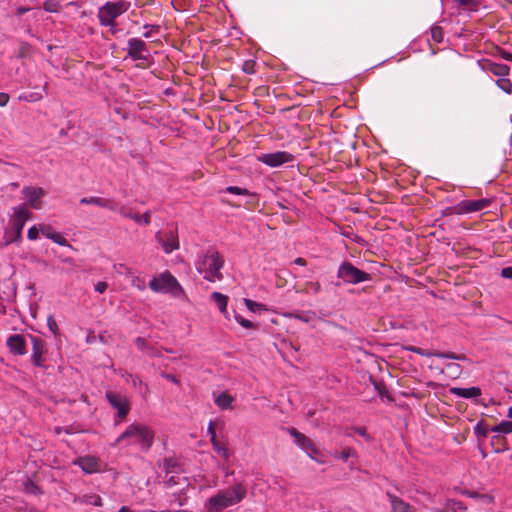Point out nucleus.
Returning <instances> with one entry per match:
<instances>
[{
    "mask_svg": "<svg viewBox=\"0 0 512 512\" xmlns=\"http://www.w3.org/2000/svg\"><path fill=\"white\" fill-rule=\"evenodd\" d=\"M155 431L150 426L134 422L130 424L115 440L114 446H136L147 452L154 443Z\"/></svg>",
    "mask_w": 512,
    "mask_h": 512,
    "instance_id": "nucleus-1",
    "label": "nucleus"
},
{
    "mask_svg": "<svg viewBox=\"0 0 512 512\" xmlns=\"http://www.w3.org/2000/svg\"><path fill=\"white\" fill-rule=\"evenodd\" d=\"M223 267L224 259L222 255L212 247L199 254L195 261L197 272L209 282L221 281L223 279L221 272Z\"/></svg>",
    "mask_w": 512,
    "mask_h": 512,
    "instance_id": "nucleus-2",
    "label": "nucleus"
},
{
    "mask_svg": "<svg viewBox=\"0 0 512 512\" xmlns=\"http://www.w3.org/2000/svg\"><path fill=\"white\" fill-rule=\"evenodd\" d=\"M246 488L238 483L230 488L220 490L205 503L207 512H220L230 506L240 503L246 496Z\"/></svg>",
    "mask_w": 512,
    "mask_h": 512,
    "instance_id": "nucleus-3",
    "label": "nucleus"
},
{
    "mask_svg": "<svg viewBox=\"0 0 512 512\" xmlns=\"http://www.w3.org/2000/svg\"><path fill=\"white\" fill-rule=\"evenodd\" d=\"M131 4L126 0L108 1L98 9L97 18L101 26L111 28L115 33L116 19L126 13Z\"/></svg>",
    "mask_w": 512,
    "mask_h": 512,
    "instance_id": "nucleus-4",
    "label": "nucleus"
},
{
    "mask_svg": "<svg viewBox=\"0 0 512 512\" xmlns=\"http://www.w3.org/2000/svg\"><path fill=\"white\" fill-rule=\"evenodd\" d=\"M149 288L154 292L169 293L175 297H179L184 293L177 279L169 271L154 277L149 282Z\"/></svg>",
    "mask_w": 512,
    "mask_h": 512,
    "instance_id": "nucleus-5",
    "label": "nucleus"
},
{
    "mask_svg": "<svg viewBox=\"0 0 512 512\" xmlns=\"http://www.w3.org/2000/svg\"><path fill=\"white\" fill-rule=\"evenodd\" d=\"M337 278L344 284H359L371 280V275L365 271L358 269L352 263L344 261L337 270Z\"/></svg>",
    "mask_w": 512,
    "mask_h": 512,
    "instance_id": "nucleus-6",
    "label": "nucleus"
},
{
    "mask_svg": "<svg viewBox=\"0 0 512 512\" xmlns=\"http://www.w3.org/2000/svg\"><path fill=\"white\" fill-rule=\"evenodd\" d=\"M31 217L32 212L26 205L21 204L13 208V214L10 218V226L12 230H15V237L9 238L7 240V245L21 240L22 230L25 223L31 219Z\"/></svg>",
    "mask_w": 512,
    "mask_h": 512,
    "instance_id": "nucleus-7",
    "label": "nucleus"
},
{
    "mask_svg": "<svg viewBox=\"0 0 512 512\" xmlns=\"http://www.w3.org/2000/svg\"><path fill=\"white\" fill-rule=\"evenodd\" d=\"M105 397L109 404L117 411L115 416V424L118 425L123 422L131 409L129 398L116 391H107Z\"/></svg>",
    "mask_w": 512,
    "mask_h": 512,
    "instance_id": "nucleus-8",
    "label": "nucleus"
},
{
    "mask_svg": "<svg viewBox=\"0 0 512 512\" xmlns=\"http://www.w3.org/2000/svg\"><path fill=\"white\" fill-rule=\"evenodd\" d=\"M127 55L133 60L142 63L138 67H146L151 63V54L147 44L140 38H130L127 42Z\"/></svg>",
    "mask_w": 512,
    "mask_h": 512,
    "instance_id": "nucleus-9",
    "label": "nucleus"
},
{
    "mask_svg": "<svg viewBox=\"0 0 512 512\" xmlns=\"http://www.w3.org/2000/svg\"><path fill=\"white\" fill-rule=\"evenodd\" d=\"M155 239L166 254H170L180 247L177 228L174 227H170L165 231H158L155 234Z\"/></svg>",
    "mask_w": 512,
    "mask_h": 512,
    "instance_id": "nucleus-10",
    "label": "nucleus"
},
{
    "mask_svg": "<svg viewBox=\"0 0 512 512\" xmlns=\"http://www.w3.org/2000/svg\"><path fill=\"white\" fill-rule=\"evenodd\" d=\"M257 160L271 168H277L294 161V155L287 151H276L272 153H262L257 156Z\"/></svg>",
    "mask_w": 512,
    "mask_h": 512,
    "instance_id": "nucleus-11",
    "label": "nucleus"
},
{
    "mask_svg": "<svg viewBox=\"0 0 512 512\" xmlns=\"http://www.w3.org/2000/svg\"><path fill=\"white\" fill-rule=\"evenodd\" d=\"M490 204L491 200L487 198H481L476 200L467 199L460 201L452 209L453 212L456 214H468L482 211L488 208Z\"/></svg>",
    "mask_w": 512,
    "mask_h": 512,
    "instance_id": "nucleus-12",
    "label": "nucleus"
},
{
    "mask_svg": "<svg viewBox=\"0 0 512 512\" xmlns=\"http://www.w3.org/2000/svg\"><path fill=\"white\" fill-rule=\"evenodd\" d=\"M286 431L289 433V435L291 437H293L294 439V443L300 448L302 449L303 451H305L307 453V455L310 457V458H314V455L318 454L319 453V450L317 449V447L314 445V443L312 442V440L307 437L305 434L299 432L296 428L294 427H288L286 428Z\"/></svg>",
    "mask_w": 512,
    "mask_h": 512,
    "instance_id": "nucleus-13",
    "label": "nucleus"
},
{
    "mask_svg": "<svg viewBox=\"0 0 512 512\" xmlns=\"http://www.w3.org/2000/svg\"><path fill=\"white\" fill-rule=\"evenodd\" d=\"M479 68L483 72H489L499 78L506 77L510 74V67L503 63H496L491 59L483 58L477 62Z\"/></svg>",
    "mask_w": 512,
    "mask_h": 512,
    "instance_id": "nucleus-14",
    "label": "nucleus"
},
{
    "mask_svg": "<svg viewBox=\"0 0 512 512\" xmlns=\"http://www.w3.org/2000/svg\"><path fill=\"white\" fill-rule=\"evenodd\" d=\"M21 193L31 208L38 210L42 207V198L46 194L43 188L24 186Z\"/></svg>",
    "mask_w": 512,
    "mask_h": 512,
    "instance_id": "nucleus-15",
    "label": "nucleus"
},
{
    "mask_svg": "<svg viewBox=\"0 0 512 512\" xmlns=\"http://www.w3.org/2000/svg\"><path fill=\"white\" fill-rule=\"evenodd\" d=\"M32 342V355L31 361L37 367L44 366V355L46 353L45 341L39 337L29 335Z\"/></svg>",
    "mask_w": 512,
    "mask_h": 512,
    "instance_id": "nucleus-16",
    "label": "nucleus"
},
{
    "mask_svg": "<svg viewBox=\"0 0 512 512\" xmlns=\"http://www.w3.org/2000/svg\"><path fill=\"white\" fill-rule=\"evenodd\" d=\"M6 346L11 354L22 356L27 353L26 339L22 334H12L6 340Z\"/></svg>",
    "mask_w": 512,
    "mask_h": 512,
    "instance_id": "nucleus-17",
    "label": "nucleus"
},
{
    "mask_svg": "<svg viewBox=\"0 0 512 512\" xmlns=\"http://www.w3.org/2000/svg\"><path fill=\"white\" fill-rule=\"evenodd\" d=\"M80 204L96 205L101 208H105L111 211H116L118 208L117 203L113 199L102 198V197H84L80 200Z\"/></svg>",
    "mask_w": 512,
    "mask_h": 512,
    "instance_id": "nucleus-18",
    "label": "nucleus"
},
{
    "mask_svg": "<svg viewBox=\"0 0 512 512\" xmlns=\"http://www.w3.org/2000/svg\"><path fill=\"white\" fill-rule=\"evenodd\" d=\"M386 497L391 506L390 512H414V508L409 503L405 502L395 494L387 491Z\"/></svg>",
    "mask_w": 512,
    "mask_h": 512,
    "instance_id": "nucleus-19",
    "label": "nucleus"
},
{
    "mask_svg": "<svg viewBox=\"0 0 512 512\" xmlns=\"http://www.w3.org/2000/svg\"><path fill=\"white\" fill-rule=\"evenodd\" d=\"M118 212L121 216L125 218L132 219L138 224L141 225H149L150 224V217L151 212L150 210H147L144 214L139 215L138 213H134L131 210L127 209L126 207L122 206L118 209Z\"/></svg>",
    "mask_w": 512,
    "mask_h": 512,
    "instance_id": "nucleus-20",
    "label": "nucleus"
},
{
    "mask_svg": "<svg viewBox=\"0 0 512 512\" xmlns=\"http://www.w3.org/2000/svg\"><path fill=\"white\" fill-rule=\"evenodd\" d=\"M450 393L460 398L473 399L481 396L482 391L479 387L476 386L469 388L452 387L450 388Z\"/></svg>",
    "mask_w": 512,
    "mask_h": 512,
    "instance_id": "nucleus-21",
    "label": "nucleus"
},
{
    "mask_svg": "<svg viewBox=\"0 0 512 512\" xmlns=\"http://www.w3.org/2000/svg\"><path fill=\"white\" fill-rule=\"evenodd\" d=\"M75 464L81 467V469L88 474L97 472L99 470V462L97 458L93 456L80 457L75 461Z\"/></svg>",
    "mask_w": 512,
    "mask_h": 512,
    "instance_id": "nucleus-22",
    "label": "nucleus"
},
{
    "mask_svg": "<svg viewBox=\"0 0 512 512\" xmlns=\"http://www.w3.org/2000/svg\"><path fill=\"white\" fill-rule=\"evenodd\" d=\"M41 233L60 246L70 247L67 239L60 233L55 232L50 225H40Z\"/></svg>",
    "mask_w": 512,
    "mask_h": 512,
    "instance_id": "nucleus-23",
    "label": "nucleus"
},
{
    "mask_svg": "<svg viewBox=\"0 0 512 512\" xmlns=\"http://www.w3.org/2000/svg\"><path fill=\"white\" fill-rule=\"evenodd\" d=\"M284 316L290 319H298L302 322L309 323L314 321L316 318V313L314 311H296L285 313Z\"/></svg>",
    "mask_w": 512,
    "mask_h": 512,
    "instance_id": "nucleus-24",
    "label": "nucleus"
},
{
    "mask_svg": "<svg viewBox=\"0 0 512 512\" xmlns=\"http://www.w3.org/2000/svg\"><path fill=\"white\" fill-rule=\"evenodd\" d=\"M211 299L215 302V304L218 306L220 312L228 318V312H227V305H228V296L220 293V292H213L211 294Z\"/></svg>",
    "mask_w": 512,
    "mask_h": 512,
    "instance_id": "nucleus-25",
    "label": "nucleus"
},
{
    "mask_svg": "<svg viewBox=\"0 0 512 512\" xmlns=\"http://www.w3.org/2000/svg\"><path fill=\"white\" fill-rule=\"evenodd\" d=\"M214 401L220 409H232L234 398L228 393L222 392L215 397Z\"/></svg>",
    "mask_w": 512,
    "mask_h": 512,
    "instance_id": "nucleus-26",
    "label": "nucleus"
},
{
    "mask_svg": "<svg viewBox=\"0 0 512 512\" xmlns=\"http://www.w3.org/2000/svg\"><path fill=\"white\" fill-rule=\"evenodd\" d=\"M322 287L321 284L318 281H307L302 289L299 290V292L304 294H318L320 293Z\"/></svg>",
    "mask_w": 512,
    "mask_h": 512,
    "instance_id": "nucleus-27",
    "label": "nucleus"
},
{
    "mask_svg": "<svg viewBox=\"0 0 512 512\" xmlns=\"http://www.w3.org/2000/svg\"><path fill=\"white\" fill-rule=\"evenodd\" d=\"M446 508L451 512H466L467 511L466 505L462 501L456 500V499H448L446 501Z\"/></svg>",
    "mask_w": 512,
    "mask_h": 512,
    "instance_id": "nucleus-28",
    "label": "nucleus"
},
{
    "mask_svg": "<svg viewBox=\"0 0 512 512\" xmlns=\"http://www.w3.org/2000/svg\"><path fill=\"white\" fill-rule=\"evenodd\" d=\"M491 431L502 434L512 433V421H501L499 424L491 427Z\"/></svg>",
    "mask_w": 512,
    "mask_h": 512,
    "instance_id": "nucleus-29",
    "label": "nucleus"
},
{
    "mask_svg": "<svg viewBox=\"0 0 512 512\" xmlns=\"http://www.w3.org/2000/svg\"><path fill=\"white\" fill-rule=\"evenodd\" d=\"M434 357L437 358H445V359H453V360H459V361H465L467 360L466 356L464 354H456L454 352H439L436 351V354H434Z\"/></svg>",
    "mask_w": 512,
    "mask_h": 512,
    "instance_id": "nucleus-30",
    "label": "nucleus"
},
{
    "mask_svg": "<svg viewBox=\"0 0 512 512\" xmlns=\"http://www.w3.org/2000/svg\"><path fill=\"white\" fill-rule=\"evenodd\" d=\"M357 452L354 448L348 447L342 450V452L335 454L334 457L346 462L350 457H356Z\"/></svg>",
    "mask_w": 512,
    "mask_h": 512,
    "instance_id": "nucleus-31",
    "label": "nucleus"
},
{
    "mask_svg": "<svg viewBox=\"0 0 512 512\" xmlns=\"http://www.w3.org/2000/svg\"><path fill=\"white\" fill-rule=\"evenodd\" d=\"M496 85L505 93H512V82L510 79L501 77L498 80H496Z\"/></svg>",
    "mask_w": 512,
    "mask_h": 512,
    "instance_id": "nucleus-32",
    "label": "nucleus"
},
{
    "mask_svg": "<svg viewBox=\"0 0 512 512\" xmlns=\"http://www.w3.org/2000/svg\"><path fill=\"white\" fill-rule=\"evenodd\" d=\"M463 495L467 496V497H470V498H479V499H482L488 503H491L493 501V498L489 495H485V494H480L478 492H475V491H470V490H463L461 492Z\"/></svg>",
    "mask_w": 512,
    "mask_h": 512,
    "instance_id": "nucleus-33",
    "label": "nucleus"
},
{
    "mask_svg": "<svg viewBox=\"0 0 512 512\" xmlns=\"http://www.w3.org/2000/svg\"><path fill=\"white\" fill-rule=\"evenodd\" d=\"M211 443H212V446H213L214 450L217 453H219L220 455H222L225 458L229 457V450H228V448L226 447V445L224 443H221L218 440H215V441H213Z\"/></svg>",
    "mask_w": 512,
    "mask_h": 512,
    "instance_id": "nucleus-34",
    "label": "nucleus"
},
{
    "mask_svg": "<svg viewBox=\"0 0 512 512\" xmlns=\"http://www.w3.org/2000/svg\"><path fill=\"white\" fill-rule=\"evenodd\" d=\"M43 98L42 94L38 92L25 93L19 96V100L26 102H37Z\"/></svg>",
    "mask_w": 512,
    "mask_h": 512,
    "instance_id": "nucleus-35",
    "label": "nucleus"
},
{
    "mask_svg": "<svg viewBox=\"0 0 512 512\" xmlns=\"http://www.w3.org/2000/svg\"><path fill=\"white\" fill-rule=\"evenodd\" d=\"M244 303L246 305V307L251 311V312H257L259 310H267V308L265 307V305L261 304V303H258V302H255L253 300H250V299H244Z\"/></svg>",
    "mask_w": 512,
    "mask_h": 512,
    "instance_id": "nucleus-36",
    "label": "nucleus"
},
{
    "mask_svg": "<svg viewBox=\"0 0 512 512\" xmlns=\"http://www.w3.org/2000/svg\"><path fill=\"white\" fill-rule=\"evenodd\" d=\"M60 3L52 0H47L43 3V9L47 12H58L60 10Z\"/></svg>",
    "mask_w": 512,
    "mask_h": 512,
    "instance_id": "nucleus-37",
    "label": "nucleus"
},
{
    "mask_svg": "<svg viewBox=\"0 0 512 512\" xmlns=\"http://www.w3.org/2000/svg\"><path fill=\"white\" fill-rule=\"evenodd\" d=\"M431 37L436 43H440L443 40V30L440 26L431 27Z\"/></svg>",
    "mask_w": 512,
    "mask_h": 512,
    "instance_id": "nucleus-38",
    "label": "nucleus"
},
{
    "mask_svg": "<svg viewBox=\"0 0 512 512\" xmlns=\"http://www.w3.org/2000/svg\"><path fill=\"white\" fill-rule=\"evenodd\" d=\"M256 61L253 59L245 60L242 65V71L246 74H254L255 73Z\"/></svg>",
    "mask_w": 512,
    "mask_h": 512,
    "instance_id": "nucleus-39",
    "label": "nucleus"
},
{
    "mask_svg": "<svg viewBox=\"0 0 512 512\" xmlns=\"http://www.w3.org/2000/svg\"><path fill=\"white\" fill-rule=\"evenodd\" d=\"M409 351L425 357H434L436 351L424 350L416 346H410L407 348Z\"/></svg>",
    "mask_w": 512,
    "mask_h": 512,
    "instance_id": "nucleus-40",
    "label": "nucleus"
},
{
    "mask_svg": "<svg viewBox=\"0 0 512 512\" xmlns=\"http://www.w3.org/2000/svg\"><path fill=\"white\" fill-rule=\"evenodd\" d=\"M143 28L145 30L143 32V37L151 38L154 33H158L159 32L160 26L159 25L146 24V25L143 26Z\"/></svg>",
    "mask_w": 512,
    "mask_h": 512,
    "instance_id": "nucleus-41",
    "label": "nucleus"
},
{
    "mask_svg": "<svg viewBox=\"0 0 512 512\" xmlns=\"http://www.w3.org/2000/svg\"><path fill=\"white\" fill-rule=\"evenodd\" d=\"M225 191L227 193H230V194H235V195H243V196H248L250 195V192L245 189V188H240L238 186H228Z\"/></svg>",
    "mask_w": 512,
    "mask_h": 512,
    "instance_id": "nucleus-42",
    "label": "nucleus"
},
{
    "mask_svg": "<svg viewBox=\"0 0 512 512\" xmlns=\"http://www.w3.org/2000/svg\"><path fill=\"white\" fill-rule=\"evenodd\" d=\"M474 432H475L476 436L479 437V438H486L487 435H488V430L483 425L482 422H479V423L476 424V426L474 428Z\"/></svg>",
    "mask_w": 512,
    "mask_h": 512,
    "instance_id": "nucleus-43",
    "label": "nucleus"
},
{
    "mask_svg": "<svg viewBox=\"0 0 512 512\" xmlns=\"http://www.w3.org/2000/svg\"><path fill=\"white\" fill-rule=\"evenodd\" d=\"M47 325L49 330L56 336L59 333L58 324L54 318V316L49 315L47 318Z\"/></svg>",
    "mask_w": 512,
    "mask_h": 512,
    "instance_id": "nucleus-44",
    "label": "nucleus"
},
{
    "mask_svg": "<svg viewBox=\"0 0 512 512\" xmlns=\"http://www.w3.org/2000/svg\"><path fill=\"white\" fill-rule=\"evenodd\" d=\"M235 320H236V321H237V322H238L242 327H244V328H246V329H252V328H254V327H255V326H254V324H253L250 320H248V319H246V318L242 317V316H241V315H239V314H236V315H235Z\"/></svg>",
    "mask_w": 512,
    "mask_h": 512,
    "instance_id": "nucleus-45",
    "label": "nucleus"
},
{
    "mask_svg": "<svg viewBox=\"0 0 512 512\" xmlns=\"http://www.w3.org/2000/svg\"><path fill=\"white\" fill-rule=\"evenodd\" d=\"M134 344L136 345V347L143 351V352H146V350L149 348V343L148 341L143 338V337H137L135 340H134Z\"/></svg>",
    "mask_w": 512,
    "mask_h": 512,
    "instance_id": "nucleus-46",
    "label": "nucleus"
},
{
    "mask_svg": "<svg viewBox=\"0 0 512 512\" xmlns=\"http://www.w3.org/2000/svg\"><path fill=\"white\" fill-rule=\"evenodd\" d=\"M455 2L459 6L472 9L478 5L479 0H455Z\"/></svg>",
    "mask_w": 512,
    "mask_h": 512,
    "instance_id": "nucleus-47",
    "label": "nucleus"
},
{
    "mask_svg": "<svg viewBox=\"0 0 512 512\" xmlns=\"http://www.w3.org/2000/svg\"><path fill=\"white\" fill-rule=\"evenodd\" d=\"M25 491L30 494H38L40 493L39 487L32 481H27L25 483Z\"/></svg>",
    "mask_w": 512,
    "mask_h": 512,
    "instance_id": "nucleus-48",
    "label": "nucleus"
},
{
    "mask_svg": "<svg viewBox=\"0 0 512 512\" xmlns=\"http://www.w3.org/2000/svg\"><path fill=\"white\" fill-rule=\"evenodd\" d=\"M39 232H41L40 226L37 227L36 225H34V226L30 227L29 230H28V233H27L28 239L29 240H36V239H38Z\"/></svg>",
    "mask_w": 512,
    "mask_h": 512,
    "instance_id": "nucleus-49",
    "label": "nucleus"
},
{
    "mask_svg": "<svg viewBox=\"0 0 512 512\" xmlns=\"http://www.w3.org/2000/svg\"><path fill=\"white\" fill-rule=\"evenodd\" d=\"M447 369L450 370L453 374L456 376L460 375L462 372V369L459 364L456 363H449L447 365Z\"/></svg>",
    "mask_w": 512,
    "mask_h": 512,
    "instance_id": "nucleus-50",
    "label": "nucleus"
},
{
    "mask_svg": "<svg viewBox=\"0 0 512 512\" xmlns=\"http://www.w3.org/2000/svg\"><path fill=\"white\" fill-rule=\"evenodd\" d=\"M180 479H181V477H180L179 475H177V476L172 475V476H170V477L166 480L165 484H166V486H167V487H173V486H175V485L179 484V480H180Z\"/></svg>",
    "mask_w": 512,
    "mask_h": 512,
    "instance_id": "nucleus-51",
    "label": "nucleus"
},
{
    "mask_svg": "<svg viewBox=\"0 0 512 512\" xmlns=\"http://www.w3.org/2000/svg\"><path fill=\"white\" fill-rule=\"evenodd\" d=\"M207 433L208 435L210 436V441L213 442L216 439V431H215V426H214V423L211 421L208 425V429H207Z\"/></svg>",
    "mask_w": 512,
    "mask_h": 512,
    "instance_id": "nucleus-52",
    "label": "nucleus"
},
{
    "mask_svg": "<svg viewBox=\"0 0 512 512\" xmlns=\"http://www.w3.org/2000/svg\"><path fill=\"white\" fill-rule=\"evenodd\" d=\"M132 284H133V286L137 287L139 290H144L146 287L144 280L141 279L140 277H134L132 280Z\"/></svg>",
    "mask_w": 512,
    "mask_h": 512,
    "instance_id": "nucleus-53",
    "label": "nucleus"
},
{
    "mask_svg": "<svg viewBox=\"0 0 512 512\" xmlns=\"http://www.w3.org/2000/svg\"><path fill=\"white\" fill-rule=\"evenodd\" d=\"M354 431L358 433L360 436L364 437L367 441L371 440V436L367 433L366 428L364 427H357L354 428Z\"/></svg>",
    "mask_w": 512,
    "mask_h": 512,
    "instance_id": "nucleus-54",
    "label": "nucleus"
},
{
    "mask_svg": "<svg viewBox=\"0 0 512 512\" xmlns=\"http://www.w3.org/2000/svg\"><path fill=\"white\" fill-rule=\"evenodd\" d=\"M107 287H108V285L106 282L100 281V282L96 283L94 288H95L96 292L102 294L107 290Z\"/></svg>",
    "mask_w": 512,
    "mask_h": 512,
    "instance_id": "nucleus-55",
    "label": "nucleus"
},
{
    "mask_svg": "<svg viewBox=\"0 0 512 512\" xmlns=\"http://www.w3.org/2000/svg\"><path fill=\"white\" fill-rule=\"evenodd\" d=\"M88 503L94 506H102V499L98 495H93L89 497Z\"/></svg>",
    "mask_w": 512,
    "mask_h": 512,
    "instance_id": "nucleus-56",
    "label": "nucleus"
},
{
    "mask_svg": "<svg viewBox=\"0 0 512 512\" xmlns=\"http://www.w3.org/2000/svg\"><path fill=\"white\" fill-rule=\"evenodd\" d=\"M498 53L500 57L503 58L504 60L512 62V53L504 49H500Z\"/></svg>",
    "mask_w": 512,
    "mask_h": 512,
    "instance_id": "nucleus-57",
    "label": "nucleus"
},
{
    "mask_svg": "<svg viewBox=\"0 0 512 512\" xmlns=\"http://www.w3.org/2000/svg\"><path fill=\"white\" fill-rule=\"evenodd\" d=\"M145 353L150 357H159L160 356V352L151 345H149V348L146 350Z\"/></svg>",
    "mask_w": 512,
    "mask_h": 512,
    "instance_id": "nucleus-58",
    "label": "nucleus"
},
{
    "mask_svg": "<svg viewBox=\"0 0 512 512\" xmlns=\"http://www.w3.org/2000/svg\"><path fill=\"white\" fill-rule=\"evenodd\" d=\"M9 99L10 97L7 93L0 92V107L6 106L9 102Z\"/></svg>",
    "mask_w": 512,
    "mask_h": 512,
    "instance_id": "nucleus-59",
    "label": "nucleus"
},
{
    "mask_svg": "<svg viewBox=\"0 0 512 512\" xmlns=\"http://www.w3.org/2000/svg\"><path fill=\"white\" fill-rule=\"evenodd\" d=\"M161 376H162L163 378H165L166 380L173 382L174 384H178V383H179V380H178V379H177V377H176L175 375H173V374H169V373H165V372H163V373L161 374Z\"/></svg>",
    "mask_w": 512,
    "mask_h": 512,
    "instance_id": "nucleus-60",
    "label": "nucleus"
},
{
    "mask_svg": "<svg viewBox=\"0 0 512 512\" xmlns=\"http://www.w3.org/2000/svg\"><path fill=\"white\" fill-rule=\"evenodd\" d=\"M501 275L504 278L512 279V267L503 268L501 271Z\"/></svg>",
    "mask_w": 512,
    "mask_h": 512,
    "instance_id": "nucleus-61",
    "label": "nucleus"
},
{
    "mask_svg": "<svg viewBox=\"0 0 512 512\" xmlns=\"http://www.w3.org/2000/svg\"><path fill=\"white\" fill-rule=\"evenodd\" d=\"M28 11H30V7H26V6H20L16 9V14L18 16H21L25 13H27Z\"/></svg>",
    "mask_w": 512,
    "mask_h": 512,
    "instance_id": "nucleus-62",
    "label": "nucleus"
},
{
    "mask_svg": "<svg viewBox=\"0 0 512 512\" xmlns=\"http://www.w3.org/2000/svg\"><path fill=\"white\" fill-rule=\"evenodd\" d=\"M294 263L300 266H305L307 264L306 260L302 257H298L294 260Z\"/></svg>",
    "mask_w": 512,
    "mask_h": 512,
    "instance_id": "nucleus-63",
    "label": "nucleus"
},
{
    "mask_svg": "<svg viewBox=\"0 0 512 512\" xmlns=\"http://www.w3.org/2000/svg\"><path fill=\"white\" fill-rule=\"evenodd\" d=\"M11 237H15V230H12V229L10 228V230H7V231H6V241H7L9 238H11Z\"/></svg>",
    "mask_w": 512,
    "mask_h": 512,
    "instance_id": "nucleus-64",
    "label": "nucleus"
}]
</instances>
